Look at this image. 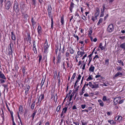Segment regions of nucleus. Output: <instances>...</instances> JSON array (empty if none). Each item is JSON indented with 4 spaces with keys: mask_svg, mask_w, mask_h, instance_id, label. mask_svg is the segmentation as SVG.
I'll return each instance as SVG.
<instances>
[{
    "mask_svg": "<svg viewBox=\"0 0 125 125\" xmlns=\"http://www.w3.org/2000/svg\"><path fill=\"white\" fill-rule=\"evenodd\" d=\"M81 75L80 74H79L78 75V77L77 78V80L76 81V83H77L78 82L79 80H80L81 77Z\"/></svg>",
    "mask_w": 125,
    "mask_h": 125,
    "instance_id": "24",
    "label": "nucleus"
},
{
    "mask_svg": "<svg viewBox=\"0 0 125 125\" xmlns=\"http://www.w3.org/2000/svg\"><path fill=\"white\" fill-rule=\"evenodd\" d=\"M93 52L92 53H91V54H90L88 56V57L89 58V60L90 59V57H91V56H92V54H93Z\"/></svg>",
    "mask_w": 125,
    "mask_h": 125,
    "instance_id": "59",
    "label": "nucleus"
},
{
    "mask_svg": "<svg viewBox=\"0 0 125 125\" xmlns=\"http://www.w3.org/2000/svg\"><path fill=\"white\" fill-rule=\"evenodd\" d=\"M104 10L101 9V15L100 17H102L104 15Z\"/></svg>",
    "mask_w": 125,
    "mask_h": 125,
    "instance_id": "34",
    "label": "nucleus"
},
{
    "mask_svg": "<svg viewBox=\"0 0 125 125\" xmlns=\"http://www.w3.org/2000/svg\"><path fill=\"white\" fill-rule=\"evenodd\" d=\"M57 96L56 94L54 97V101L55 103H56L57 101Z\"/></svg>",
    "mask_w": 125,
    "mask_h": 125,
    "instance_id": "29",
    "label": "nucleus"
},
{
    "mask_svg": "<svg viewBox=\"0 0 125 125\" xmlns=\"http://www.w3.org/2000/svg\"><path fill=\"white\" fill-rule=\"evenodd\" d=\"M60 74V72L58 73V75H57V78L58 80H59V82H60V75H59Z\"/></svg>",
    "mask_w": 125,
    "mask_h": 125,
    "instance_id": "40",
    "label": "nucleus"
},
{
    "mask_svg": "<svg viewBox=\"0 0 125 125\" xmlns=\"http://www.w3.org/2000/svg\"><path fill=\"white\" fill-rule=\"evenodd\" d=\"M122 73L120 72H118L115 75V77H116L119 75H122Z\"/></svg>",
    "mask_w": 125,
    "mask_h": 125,
    "instance_id": "20",
    "label": "nucleus"
},
{
    "mask_svg": "<svg viewBox=\"0 0 125 125\" xmlns=\"http://www.w3.org/2000/svg\"><path fill=\"white\" fill-rule=\"evenodd\" d=\"M12 121L13 122V125H15V124L14 121V117L13 116H12Z\"/></svg>",
    "mask_w": 125,
    "mask_h": 125,
    "instance_id": "42",
    "label": "nucleus"
},
{
    "mask_svg": "<svg viewBox=\"0 0 125 125\" xmlns=\"http://www.w3.org/2000/svg\"><path fill=\"white\" fill-rule=\"evenodd\" d=\"M82 19L84 20H86V18L84 16H83V17H82Z\"/></svg>",
    "mask_w": 125,
    "mask_h": 125,
    "instance_id": "62",
    "label": "nucleus"
},
{
    "mask_svg": "<svg viewBox=\"0 0 125 125\" xmlns=\"http://www.w3.org/2000/svg\"><path fill=\"white\" fill-rule=\"evenodd\" d=\"M28 17V15L27 14H25L24 16V18L25 19H27V18Z\"/></svg>",
    "mask_w": 125,
    "mask_h": 125,
    "instance_id": "50",
    "label": "nucleus"
},
{
    "mask_svg": "<svg viewBox=\"0 0 125 125\" xmlns=\"http://www.w3.org/2000/svg\"><path fill=\"white\" fill-rule=\"evenodd\" d=\"M6 107H7L8 109V110L10 112V109H9V108L8 106V105L6 103Z\"/></svg>",
    "mask_w": 125,
    "mask_h": 125,
    "instance_id": "58",
    "label": "nucleus"
},
{
    "mask_svg": "<svg viewBox=\"0 0 125 125\" xmlns=\"http://www.w3.org/2000/svg\"><path fill=\"white\" fill-rule=\"evenodd\" d=\"M22 71L23 74L24 75L25 73V68H22Z\"/></svg>",
    "mask_w": 125,
    "mask_h": 125,
    "instance_id": "52",
    "label": "nucleus"
},
{
    "mask_svg": "<svg viewBox=\"0 0 125 125\" xmlns=\"http://www.w3.org/2000/svg\"><path fill=\"white\" fill-rule=\"evenodd\" d=\"M44 81V80L43 81V79L41 81V87L43 85Z\"/></svg>",
    "mask_w": 125,
    "mask_h": 125,
    "instance_id": "38",
    "label": "nucleus"
},
{
    "mask_svg": "<svg viewBox=\"0 0 125 125\" xmlns=\"http://www.w3.org/2000/svg\"><path fill=\"white\" fill-rule=\"evenodd\" d=\"M61 108V106L60 105H59L58 106L57 108V112H59V110Z\"/></svg>",
    "mask_w": 125,
    "mask_h": 125,
    "instance_id": "41",
    "label": "nucleus"
},
{
    "mask_svg": "<svg viewBox=\"0 0 125 125\" xmlns=\"http://www.w3.org/2000/svg\"><path fill=\"white\" fill-rule=\"evenodd\" d=\"M33 4L35 5V0H32Z\"/></svg>",
    "mask_w": 125,
    "mask_h": 125,
    "instance_id": "60",
    "label": "nucleus"
},
{
    "mask_svg": "<svg viewBox=\"0 0 125 125\" xmlns=\"http://www.w3.org/2000/svg\"><path fill=\"white\" fill-rule=\"evenodd\" d=\"M9 51L8 54L9 55H12V50L11 44H10L9 45Z\"/></svg>",
    "mask_w": 125,
    "mask_h": 125,
    "instance_id": "5",
    "label": "nucleus"
},
{
    "mask_svg": "<svg viewBox=\"0 0 125 125\" xmlns=\"http://www.w3.org/2000/svg\"><path fill=\"white\" fill-rule=\"evenodd\" d=\"M122 68L120 67H117V69L118 70H121Z\"/></svg>",
    "mask_w": 125,
    "mask_h": 125,
    "instance_id": "57",
    "label": "nucleus"
},
{
    "mask_svg": "<svg viewBox=\"0 0 125 125\" xmlns=\"http://www.w3.org/2000/svg\"><path fill=\"white\" fill-rule=\"evenodd\" d=\"M86 64V63H84V64H83V66L82 67V69L84 70L85 69V66Z\"/></svg>",
    "mask_w": 125,
    "mask_h": 125,
    "instance_id": "46",
    "label": "nucleus"
},
{
    "mask_svg": "<svg viewBox=\"0 0 125 125\" xmlns=\"http://www.w3.org/2000/svg\"><path fill=\"white\" fill-rule=\"evenodd\" d=\"M108 122L111 125H113L115 124L116 123V122H115L113 121V120H108Z\"/></svg>",
    "mask_w": 125,
    "mask_h": 125,
    "instance_id": "21",
    "label": "nucleus"
},
{
    "mask_svg": "<svg viewBox=\"0 0 125 125\" xmlns=\"http://www.w3.org/2000/svg\"><path fill=\"white\" fill-rule=\"evenodd\" d=\"M76 109H77V108L76 107V106L75 105H74L73 106V110Z\"/></svg>",
    "mask_w": 125,
    "mask_h": 125,
    "instance_id": "64",
    "label": "nucleus"
},
{
    "mask_svg": "<svg viewBox=\"0 0 125 125\" xmlns=\"http://www.w3.org/2000/svg\"><path fill=\"white\" fill-rule=\"evenodd\" d=\"M11 38L13 40H15L16 39V38L13 32H11Z\"/></svg>",
    "mask_w": 125,
    "mask_h": 125,
    "instance_id": "18",
    "label": "nucleus"
},
{
    "mask_svg": "<svg viewBox=\"0 0 125 125\" xmlns=\"http://www.w3.org/2000/svg\"><path fill=\"white\" fill-rule=\"evenodd\" d=\"M67 107H65L63 108L62 112H64V113H66L67 110Z\"/></svg>",
    "mask_w": 125,
    "mask_h": 125,
    "instance_id": "25",
    "label": "nucleus"
},
{
    "mask_svg": "<svg viewBox=\"0 0 125 125\" xmlns=\"http://www.w3.org/2000/svg\"><path fill=\"white\" fill-rule=\"evenodd\" d=\"M39 63H40L42 59V56L41 55H39Z\"/></svg>",
    "mask_w": 125,
    "mask_h": 125,
    "instance_id": "36",
    "label": "nucleus"
},
{
    "mask_svg": "<svg viewBox=\"0 0 125 125\" xmlns=\"http://www.w3.org/2000/svg\"><path fill=\"white\" fill-rule=\"evenodd\" d=\"M25 90H27L29 91L30 88V87L28 85H26L25 86Z\"/></svg>",
    "mask_w": 125,
    "mask_h": 125,
    "instance_id": "23",
    "label": "nucleus"
},
{
    "mask_svg": "<svg viewBox=\"0 0 125 125\" xmlns=\"http://www.w3.org/2000/svg\"><path fill=\"white\" fill-rule=\"evenodd\" d=\"M0 81L1 82V83H4L5 82V80L2 79H0Z\"/></svg>",
    "mask_w": 125,
    "mask_h": 125,
    "instance_id": "56",
    "label": "nucleus"
},
{
    "mask_svg": "<svg viewBox=\"0 0 125 125\" xmlns=\"http://www.w3.org/2000/svg\"><path fill=\"white\" fill-rule=\"evenodd\" d=\"M74 93L73 92L72 94L70 96V97L71 98H72L73 96L74 95Z\"/></svg>",
    "mask_w": 125,
    "mask_h": 125,
    "instance_id": "54",
    "label": "nucleus"
},
{
    "mask_svg": "<svg viewBox=\"0 0 125 125\" xmlns=\"http://www.w3.org/2000/svg\"><path fill=\"white\" fill-rule=\"evenodd\" d=\"M13 8L16 12H19V9L18 7V4L17 2H16L14 3Z\"/></svg>",
    "mask_w": 125,
    "mask_h": 125,
    "instance_id": "1",
    "label": "nucleus"
},
{
    "mask_svg": "<svg viewBox=\"0 0 125 125\" xmlns=\"http://www.w3.org/2000/svg\"><path fill=\"white\" fill-rule=\"evenodd\" d=\"M52 8L51 6L50 5L48 7V12H51Z\"/></svg>",
    "mask_w": 125,
    "mask_h": 125,
    "instance_id": "19",
    "label": "nucleus"
},
{
    "mask_svg": "<svg viewBox=\"0 0 125 125\" xmlns=\"http://www.w3.org/2000/svg\"><path fill=\"white\" fill-rule=\"evenodd\" d=\"M102 100H103V101H104L107 100L106 99V96H104L103 97V98Z\"/></svg>",
    "mask_w": 125,
    "mask_h": 125,
    "instance_id": "51",
    "label": "nucleus"
},
{
    "mask_svg": "<svg viewBox=\"0 0 125 125\" xmlns=\"http://www.w3.org/2000/svg\"><path fill=\"white\" fill-rule=\"evenodd\" d=\"M74 3H73L72 2L71 3V5H70V8H71V9H72L73 8V5H74Z\"/></svg>",
    "mask_w": 125,
    "mask_h": 125,
    "instance_id": "35",
    "label": "nucleus"
},
{
    "mask_svg": "<svg viewBox=\"0 0 125 125\" xmlns=\"http://www.w3.org/2000/svg\"><path fill=\"white\" fill-rule=\"evenodd\" d=\"M100 48H101L102 50H104L105 48V46L104 47L103 46H102V47H100Z\"/></svg>",
    "mask_w": 125,
    "mask_h": 125,
    "instance_id": "55",
    "label": "nucleus"
},
{
    "mask_svg": "<svg viewBox=\"0 0 125 125\" xmlns=\"http://www.w3.org/2000/svg\"><path fill=\"white\" fill-rule=\"evenodd\" d=\"M94 88H97L99 87L98 84L97 83V82H95L94 83Z\"/></svg>",
    "mask_w": 125,
    "mask_h": 125,
    "instance_id": "14",
    "label": "nucleus"
},
{
    "mask_svg": "<svg viewBox=\"0 0 125 125\" xmlns=\"http://www.w3.org/2000/svg\"><path fill=\"white\" fill-rule=\"evenodd\" d=\"M37 30L39 34H41L42 32L41 28V27L39 25L38 26Z\"/></svg>",
    "mask_w": 125,
    "mask_h": 125,
    "instance_id": "12",
    "label": "nucleus"
},
{
    "mask_svg": "<svg viewBox=\"0 0 125 125\" xmlns=\"http://www.w3.org/2000/svg\"><path fill=\"white\" fill-rule=\"evenodd\" d=\"M120 47L124 50H125V42L122 43L121 44Z\"/></svg>",
    "mask_w": 125,
    "mask_h": 125,
    "instance_id": "15",
    "label": "nucleus"
},
{
    "mask_svg": "<svg viewBox=\"0 0 125 125\" xmlns=\"http://www.w3.org/2000/svg\"><path fill=\"white\" fill-rule=\"evenodd\" d=\"M100 10L99 8L97 7L96 8L95 12H99Z\"/></svg>",
    "mask_w": 125,
    "mask_h": 125,
    "instance_id": "48",
    "label": "nucleus"
},
{
    "mask_svg": "<svg viewBox=\"0 0 125 125\" xmlns=\"http://www.w3.org/2000/svg\"><path fill=\"white\" fill-rule=\"evenodd\" d=\"M44 95L43 94H41L39 98L38 103H39L40 102V103L42 100L44 99Z\"/></svg>",
    "mask_w": 125,
    "mask_h": 125,
    "instance_id": "7",
    "label": "nucleus"
},
{
    "mask_svg": "<svg viewBox=\"0 0 125 125\" xmlns=\"http://www.w3.org/2000/svg\"><path fill=\"white\" fill-rule=\"evenodd\" d=\"M94 67L93 65H91L89 68V71L93 72H94Z\"/></svg>",
    "mask_w": 125,
    "mask_h": 125,
    "instance_id": "10",
    "label": "nucleus"
},
{
    "mask_svg": "<svg viewBox=\"0 0 125 125\" xmlns=\"http://www.w3.org/2000/svg\"><path fill=\"white\" fill-rule=\"evenodd\" d=\"M92 76V75H91L90 76H89L88 78L86 80L87 81H89V80H92L93 79L91 77V76Z\"/></svg>",
    "mask_w": 125,
    "mask_h": 125,
    "instance_id": "30",
    "label": "nucleus"
},
{
    "mask_svg": "<svg viewBox=\"0 0 125 125\" xmlns=\"http://www.w3.org/2000/svg\"><path fill=\"white\" fill-rule=\"evenodd\" d=\"M99 12H95V16H98L99 14Z\"/></svg>",
    "mask_w": 125,
    "mask_h": 125,
    "instance_id": "53",
    "label": "nucleus"
},
{
    "mask_svg": "<svg viewBox=\"0 0 125 125\" xmlns=\"http://www.w3.org/2000/svg\"><path fill=\"white\" fill-rule=\"evenodd\" d=\"M35 101H34L33 102L31 105V109H33L34 108L35 104Z\"/></svg>",
    "mask_w": 125,
    "mask_h": 125,
    "instance_id": "16",
    "label": "nucleus"
},
{
    "mask_svg": "<svg viewBox=\"0 0 125 125\" xmlns=\"http://www.w3.org/2000/svg\"><path fill=\"white\" fill-rule=\"evenodd\" d=\"M48 47L49 46L47 43V42H46L44 44V53H46L47 51V49H48Z\"/></svg>",
    "mask_w": 125,
    "mask_h": 125,
    "instance_id": "4",
    "label": "nucleus"
},
{
    "mask_svg": "<svg viewBox=\"0 0 125 125\" xmlns=\"http://www.w3.org/2000/svg\"><path fill=\"white\" fill-rule=\"evenodd\" d=\"M73 123L76 125H79V123L78 122H73Z\"/></svg>",
    "mask_w": 125,
    "mask_h": 125,
    "instance_id": "63",
    "label": "nucleus"
},
{
    "mask_svg": "<svg viewBox=\"0 0 125 125\" xmlns=\"http://www.w3.org/2000/svg\"><path fill=\"white\" fill-rule=\"evenodd\" d=\"M63 112H62L61 113V118H62L64 117V116H63Z\"/></svg>",
    "mask_w": 125,
    "mask_h": 125,
    "instance_id": "49",
    "label": "nucleus"
},
{
    "mask_svg": "<svg viewBox=\"0 0 125 125\" xmlns=\"http://www.w3.org/2000/svg\"><path fill=\"white\" fill-rule=\"evenodd\" d=\"M23 111V108L22 106H20L19 110V112L21 114L22 113Z\"/></svg>",
    "mask_w": 125,
    "mask_h": 125,
    "instance_id": "13",
    "label": "nucleus"
},
{
    "mask_svg": "<svg viewBox=\"0 0 125 125\" xmlns=\"http://www.w3.org/2000/svg\"><path fill=\"white\" fill-rule=\"evenodd\" d=\"M61 22L62 24H63L64 23L63 18L62 17L61 19Z\"/></svg>",
    "mask_w": 125,
    "mask_h": 125,
    "instance_id": "33",
    "label": "nucleus"
},
{
    "mask_svg": "<svg viewBox=\"0 0 125 125\" xmlns=\"http://www.w3.org/2000/svg\"><path fill=\"white\" fill-rule=\"evenodd\" d=\"M61 53H59L57 57V63H60L61 62Z\"/></svg>",
    "mask_w": 125,
    "mask_h": 125,
    "instance_id": "8",
    "label": "nucleus"
},
{
    "mask_svg": "<svg viewBox=\"0 0 125 125\" xmlns=\"http://www.w3.org/2000/svg\"><path fill=\"white\" fill-rule=\"evenodd\" d=\"M120 97H116L115 98L114 100V104L115 105L116 104L118 103L119 101Z\"/></svg>",
    "mask_w": 125,
    "mask_h": 125,
    "instance_id": "6",
    "label": "nucleus"
},
{
    "mask_svg": "<svg viewBox=\"0 0 125 125\" xmlns=\"http://www.w3.org/2000/svg\"><path fill=\"white\" fill-rule=\"evenodd\" d=\"M31 21L32 23V25L33 26L36 24V22L33 20V18L32 17L31 18Z\"/></svg>",
    "mask_w": 125,
    "mask_h": 125,
    "instance_id": "22",
    "label": "nucleus"
},
{
    "mask_svg": "<svg viewBox=\"0 0 125 125\" xmlns=\"http://www.w3.org/2000/svg\"><path fill=\"white\" fill-rule=\"evenodd\" d=\"M122 116H119L118 117L117 120H118L119 121H120L122 120Z\"/></svg>",
    "mask_w": 125,
    "mask_h": 125,
    "instance_id": "37",
    "label": "nucleus"
},
{
    "mask_svg": "<svg viewBox=\"0 0 125 125\" xmlns=\"http://www.w3.org/2000/svg\"><path fill=\"white\" fill-rule=\"evenodd\" d=\"M98 102L99 103V104L100 106H104V103L101 100H98Z\"/></svg>",
    "mask_w": 125,
    "mask_h": 125,
    "instance_id": "17",
    "label": "nucleus"
},
{
    "mask_svg": "<svg viewBox=\"0 0 125 125\" xmlns=\"http://www.w3.org/2000/svg\"><path fill=\"white\" fill-rule=\"evenodd\" d=\"M86 106L85 104H82L81 105V107L83 109L84 108L86 107Z\"/></svg>",
    "mask_w": 125,
    "mask_h": 125,
    "instance_id": "47",
    "label": "nucleus"
},
{
    "mask_svg": "<svg viewBox=\"0 0 125 125\" xmlns=\"http://www.w3.org/2000/svg\"><path fill=\"white\" fill-rule=\"evenodd\" d=\"M84 96L85 97H88L89 96V95L88 94L86 93L84 94Z\"/></svg>",
    "mask_w": 125,
    "mask_h": 125,
    "instance_id": "61",
    "label": "nucleus"
},
{
    "mask_svg": "<svg viewBox=\"0 0 125 125\" xmlns=\"http://www.w3.org/2000/svg\"><path fill=\"white\" fill-rule=\"evenodd\" d=\"M76 73H74L72 77V78L74 79L76 76Z\"/></svg>",
    "mask_w": 125,
    "mask_h": 125,
    "instance_id": "43",
    "label": "nucleus"
},
{
    "mask_svg": "<svg viewBox=\"0 0 125 125\" xmlns=\"http://www.w3.org/2000/svg\"><path fill=\"white\" fill-rule=\"evenodd\" d=\"M89 86L92 88H94V84H92L91 82H89Z\"/></svg>",
    "mask_w": 125,
    "mask_h": 125,
    "instance_id": "27",
    "label": "nucleus"
},
{
    "mask_svg": "<svg viewBox=\"0 0 125 125\" xmlns=\"http://www.w3.org/2000/svg\"><path fill=\"white\" fill-rule=\"evenodd\" d=\"M0 78L4 79H6V78L3 73L0 71Z\"/></svg>",
    "mask_w": 125,
    "mask_h": 125,
    "instance_id": "11",
    "label": "nucleus"
},
{
    "mask_svg": "<svg viewBox=\"0 0 125 125\" xmlns=\"http://www.w3.org/2000/svg\"><path fill=\"white\" fill-rule=\"evenodd\" d=\"M83 51L80 52V51H78L77 52V53L79 55H81V57L83 56V54L85 53L84 51L83 50Z\"/></svg>",
    "mask_w": 125,
    "mask_h": 125,
    "instance_id": "9",
    "label": "nucleus"
},
{
    "mask_svg": "<svg viewBox=\"0 0 125 125\" xmlns=\"http://www.w3.org/2000/svg\"><path fill=\"white\" fill-rule=\"evenodd\" d=\"M70 52L71 54H73L74 53V50L72 48H70L69 49Z\"/></svg>",
    "mask_w": 125,
    "mask_h": 125,
    "instance_id": "28",
    "label": "nucleus"
},
{
    "mask_svg": "<svg viewBox=\"0 0 125 125\" xmlns=\"http://www.w3.org/2000/svg\"><path fill=\"white\" fill-rule=\"evenodd\" d=\"M11 4L10 2V1H8L6 3L5 5V8L7 10H8L10 9V6Z\"/></svg>",
    "mask_w": 125,
    "mask_h": 125,
    "instance_id": "3",
    "label": "nucleus"
},
{
    "mask_svg": "<svg viewBox=\"0 0 125 125\" xmlns=\"http://www.w3.org/2000/svg\"><path fill=\"white\" fill-rule=\"evenodd\" d=\"M103 19L102 18H100V19L98 23H97V25H99L100 23H101L102 22V21H103Z\"/></svg>",
    "mask_w": 125,
    "mask_h": 125,
    "instance_id": "31",
    "label": "nucleus"
},
{
    "mask_svg": "<svg viewBox=\"0 0 125 125\" xmlns=\"http://www.w3.org/2000/svg\"><path fill=\"white\" fill-rule=\"evenodd\" d=\"M118 62L119 63L121 64L122 65H123V66L124 65V63L121 60H118Z\"/></svg>",
    "mask_w": 125,
    "mask_h": 125,
    "instance_id": "39",
    "label": "nucleus"
},
{
    "mask_svg": "<svg viewBox=\"0 0 125 125\" xmlns=\"http://www.w3.org/2000/svg\"><path fill=\"white\" fill-rule=\"evenodd\" d=\"M51 21H52L51 22V27L52 28L53 27V19L52 18V17L51 19Z\"/></svg>",
    "mask_w": 125,
    "mask_h": 125,
    "instance_id": "45",
    "label": "nucleus"
},
{
    "mask_svg": "<svg viewBox=\"0 0 125 125\" xmlns=\"http://www.w3.org/2000/svg\"><path fill=\"white\" fill-rule=\"evenodd\" d=\"M35 114H36V112H34L31 115V116L32 117V119H34V116H35Z\"/></svg>",
    "mask_w": 125,
    "mask_h": 125,
    "instance_id": "44",
    "label": "nucleus"
},
{
    "mask_svg": "<svg viewBox=\"0 0 125 125\" xmlns=\"http://www.w3.org/2000/svg\"><path fill=\"white\" fill-rule=\"evenodd\" d=\"M73 35L75 38H76L77 41H78L79 40V38L78 36L75 34H74Z\"/></svg>",
    "mask_w": 125,
    "mask_h": 125,
    "instance_id": "32",
    "label": "nucleus"
},
{
    "mask_svg": "<svg viewBox=\"0 0 125 125\" xmlns=\"http://www.w3.org/2000/svg\"><path fill=\"white\" fill-rule=\"evenodd\" d=\"M113 29L114 27L112 24H111L108 26L107 28V31L108 32H111Z\"/></svg>",
    "mask_w": 125,
    "mask_h": 125,
    "instance_id": "2",
    "label": "nucleus"
},
{
    "mask_svg": "<svg viewBox=\"0 0 125 125\" xmlns=\"http://www.w3.org/2000/svg\"><path fill=\"white\" fill-rule=\"evenodd\" d=\"M2 86L4 87V91H5V88L7 89H8V85L5 84H3Z\"/></svg>",
    "mask_w": 125,
    "mask_h": 125,
    "instance_id": "26",
    "label": "nucleus"
}]
</instances>
